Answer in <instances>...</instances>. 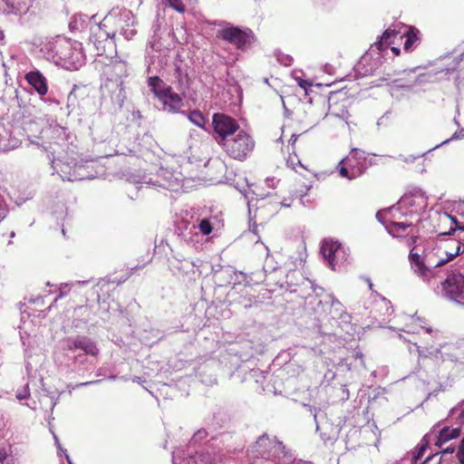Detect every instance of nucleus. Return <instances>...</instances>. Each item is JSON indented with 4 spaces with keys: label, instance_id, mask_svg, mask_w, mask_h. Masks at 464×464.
<instances>
[{
    "label": "nucleus",
    "instance_id": "nucleus-9",
    "mask_svg": "<svg viewBox=\"0 0 464 464\" xmlns=\"http://www.w3.org/2000/svg\"><path fill=\"white\" fill-rule=\"evenodd\" d=\"M313 181L310 177L303 176L298 172V176L295 179L294 193L296 197L303 198L306 196L313 187Z\"/></svg>",
    "mask_w": 464,
    "mask_h": 464
},
{
    "label": "nucleus",
    "instance_id": "nucleus-33",
    "mask_svg": "<svg viewBox=\"0 0 464 464\" xmlns=\"http://www.w3.org/2000/svg\"><path fill=\"white\" fill-rule=\"evenodd\" d=\"M459 446H460V447H462V449H464V437L462 438Z\"/></svg>",
    "mask_w": 464,
    "mask_h": 464
},
{
    "label": "nucleus",
    "instance_id": "nucleus-19",
    "mask_svg": "<svg viewBox=\"0 0 464 464\" xmlns=\"http://www.w3.org/2000/svg\"><path fill=\"white\" fill-rule=\"evenodd\" d=\"M168 5L179 14L186 12V5L182 0H166Z\"/></svg>",
    "mask_w": 464,
    "mask_h": 464
},
{
    "label": "nucleus",
    "instance_id": "nucleus-16",
    "mask_svg": "<svg viewBox=\"0 0 464 464\" xmlns=\"http://www.w3.org/2000/svg\"><path fill=\"white\" fill-rule=\"evenodd\" d=\"M397 35V32L395 30L387 29L383 32L381 36L380 41L376 44L378 45L379 50L385 49L390 44V39L392 37H395Z\"/></svg>",
    "mask_w": 464,
    "mask_h": 464
},
{
    "label": "nucleus",
    "instance_id": "nucleus-29",
    "mask_svg": "<svg viewBox=\"0 0 464 464\" xmlns=\"http://www.w3.org/2000/svg\"><path fill=\"white\" fill-rule=\"evenodd\" d=\"M122 14H124V16H125V17H127L128 19L132 15V14H131V12L127 11V10H124Z\"/></svg>",
    "mask_w": 464,
    "mask_h": 464
},
{
    "label": "nucleus",
    "instance_id": "nucleus-17",
    "mask_svg": "<svg viewBox=\"0 0 464 464\" xmlns=\"http://www.w3.org/2000/svg\"><path fill=\"white\" fill-rule=\"evenodd\" d=\"M337 168L339 171V176L342 178H345L352 180L360 177V173L358 171H349L348 167H346L343 160L338 164Z\"/></svg>",
    "mask_w": 464,
    "mask_h": 464
},
{
    "label": "nucleus",
    "instance_id": "nucleus-11",
    "mask_svg": "<svg viewBox=\"0 0 464 464\" xmlns=\"http://www.w3.org/2000/svg\"><path fill=\"white\" fill-rule=\"evenodd\" d=\"M340 248V245L336 242H324L321 252L324 258H326L331 266H334V255Z\"/></svg>",
    "mask_w": 464,
    "mask_h": 464
},
{
    "label": "nucleus",
    "instance_id": "nucleus-14",
    "mask_svg": "<svg viewBox=\"0 0 464 464\" xmlns=\"http://www.w3.org/2000/svg\"><path fill=\"white\" fill-rule=\"evenodd\" d=\"M410 260L411 265H413L416 268V270L421 275V276H427L430 272L429 268L425 266V264L422 262L420 256L418 253H413L411 251L410 253Z\"/></svg>",
    "mask_w": 464,
    "mask_h": 464
},
{
    "label": "nucleus",
    "instance_id": "nucleus-24",
    "mask_svg": "<svg viewBox=\"0 0 464 464\" xmlns=\"http://www.w3.org/2000/svg\"><path fill=\"white\" fill-rule=\"evenodd\" d=\"M297 82H298V85L302 89H304L305 92H307V89L312 86V83L309 81H307V80H304V79L298 78Z\"/></svg>",
    "mask_w": 464,
    "mask_h": 464
},
{
    "label": "nucleus",
    "instance_id": "nucleus-13",
    "mask_svg": "<svg viewBox=\"0 0 464 464\" xmlns=\"http://www.w3.org/2000/svg\"><path fill=\"white\" fill-rule=\"evenodd\" d=\"M188 119L189 120L190 122H192L198 128L203 130L206 129L208 119L203 115V113L199 110H193L189 111Z\"/></svg>",
    "mask_w": 464,
    "mask_h": 464
},
{
    "label": "nucleus",
    "instance_id": "nucleus-4",
    "mask_svg": "<svg viewBox=\"0 0 464 464\" xmlns=\"http://www.w3.org/2000/svg\"><path fill=\"white\" fill-rule=\"evenodd\" d=\"M212 127L214 133L217 135L216 140L218 145L241 130L236 119L220 112L213 114Z\"/></svg>",
    "mask_w": 464,
    "mask_h": 464
},
{
    "label": "nucleus",
    "instance_id": "nucleus-15",
    "mask_svg": "<svg viewBox=\"0 0 464 464\" xmlns=\"http://www.w3.org/2000/svg\"><path fill=\"white\" fill-rule=\"evenodd\" d=\"M285 161L287 167L291 168L297 173L299 172L298 168L301 169L308 170L307 166L302 163L301 160L299 159L295 151L289 153V155L285 159Z\"/></svg>",
    "mask_w": 464,
    "mask_h": 464
},
{
    "label": "nucleus",
    "instance_id": "nucleus-35",
    "mask_svg": "<svg viewBox=\"0 0 464 464\" xmlns=\"http://www.w3.org/2000/svg\"><path fill=\"white\" fill-rule=\"evenodd\" d=\"M459 228L464 230V226L459 227Z\"/></svg>",
    "mask_w": 464,
    "mask_h": 464
},
{
    "label": "nucleus",
    "instance_id": "nucleus-22",
    "mask_svg": "<svg viewBox=\"0 0 464 464\" xmlns=\"http://www.w3.org/2000/svg\"><path fill=\"white\" fill-rule=\"evenodd\" d=\"M406 40L403 44L405 51H410L413 44L417 41V35L414 33H408L405 34Z\"/></svg>",
    "mask_w": 464,
    "mask_h": 464
},
{
    "label": "nucleus",
    "instance_id": "nucleus-5",
    "mask_svg": "<svg viewBox=\"0 0 464 464\" xmlns=\"http://www.w3.org/2000/svg\"><path fill=\"white\" fill-rule=\"evenodd\" d=\"M441 285L448 298L460 302L459 299L464 294V276L461 273L453 271L448 274Z\"/></svg>",
    "mask_w": 464,
    "mask_h": 464
},
{
    "label": "nucleus",
    "instance_id": "nucleus-23",
    "mask_svg": "<svg viewBox=\"0 0 464 464\" xmlns=\"http://www.w3.org/2000/svg\"><path fill=\"white\" fill-rule=\"evenodd\" d=\"M440 460L441 456H439V453H435L426 458L421 464H440Z\"/></svg>",
    "mask_w": 464,
    "mask_h": 464
},
{
    "label": "nucleus",
    "instance_id": "nucleus-2",
    "mask_svg": "<svg viewBox=\"0 0 464 464\" xmlns=\"http://www.w3.org/2000/svg\"><path fill=\"white\" fill-rule=\"evenodd\" d=\"M148 83L151 92L163 104L164 110L175 113L181 109L183 102L180 95L175 92L171 86L164 83L160 77H150Z\"/></svg>",
    "mask_w": 464,
    "mask_h": 464
},
{
    "label": "nucleus",
    "instance_id": "nucleus-6",
    "mask_svg": "<svg viewBox=\"0 0 464 464\" xmlns=\"http://www.w3.org/2000/svg\"><path fill=\"white\" fill-rule=\"evenodd\" d=\"M463 252V244L452 238L449 239L442 246L437 247L436 255L439 256V260L437 262H433V266H442Z\"/></svg>",
    "mask_w": 464,
    "mask_h": 464
},
{
    "label": "nucleus",
    "instance_id": "nucleus-34",
    "mask_svg": "<svg viewBox=\"0 0 464 464\" xmlns=\"http://www.w3.org/2000/svg\"><path fill=\"white\" fill-rule=\"evenodd\" d=\"M141 4H142V0H138V1H137V5H138V6H140Z\"/></svg>",
    "mask_w": 464,
    "mask_h": 464
},
{
    "label": "nucleus",
    "instance_id": "nucleus-20",
    "mask_svg": "<svg viewBox=\"0 0 464 464\" xmlns=\"http://www.w3.org/2000/svg\"><path fill=\"white\" fill-rule=\"evenodd\" d=\"M198 229L203 235L208 236L213 231V227L208 218H204L199 222Z\"/></svg>",
    "mask_w": 464,
    "mask_h": 464
},
{
    "label": "nucleus",
    "instance_id": "nucleus-7",
    "mask_svg": "<svg viewBox=\"0 0 464 464\" xmlns=\"http://www.w3.org/2000/svg\"><path fill=\"white\" fill-rule=\"evenodd\" d=\"M76 349L82 350L85 354L97 356L99 354V349L96 343L86 336H78L68 345L69 351Z\"/></svg>",
    "mask_w": 464,
    "mask_h": 464
},
{
    "label": "nucleus",
    "instance_id": "nucleus-27",
    "mask_svg": "<svg viewBox=\"0 0 464 464\" xmlns=\"http://www.w3.org/2000/svg\"><path fill=\"white\" fill-rule=\"evenodd\" d=\"M455 451V448L454 447H449V448H446L445 450H443L440 453L441 455H444V454H451Z\"/></svg>",
    "mask_w": 464,
    "mask_h": 464
},
{
    "label": "nucleus",
    "instance_id": "nucleus-26",
    "mask_svg": "<svg viewBox=\"0 0 464 464\" xmlns=\"http://www.w3.org/2000/svg\"><path fill=\"white\" fill-rule=\"evenodd\" d=\"M456 456H457L459 463L464 464V449H462V447L459 446Z\"/></svg>",
    "mask_w": 464,
    "mask_h": 464
},
{
    "label": "nucleus",
    "instance_id": "nucleus-25",
    "mask_svg": "<svg viewBox=\"0 0 464 464\" xmlns=\"http://www.w3.org/2000/svg\"><path fill=\"white\" fill-rule=\"evenodd\" d=\"M267 443H270V440L266 436L259 437L258 440L256 442V447H262L266 446Z\"/></svg>",
    "mask_w": 464,
    "mask_h": 464
},
{
    "label": "nucleus",
    "instance_id": "nucleus-8",
    "mask_svg": "<svg viewBox=\"0 0 464 464\" xmlns=\"http://www.w3.org/2000/svg\"><path fill=\"white\" fill-rule=\"evenodd\" d=\"M24 79L39 95L44 96L47 93V80L39 71H32L27 72L24 75Z\"/></svg>",
    "mask_w": 464,
    "mask_h": 464
},
{
    "label": "nucleus",
    "instance_id": "nucleus-12",
    "mask_svg": "<svg viewBox=\"0 0 464 464\" xmlns=\"http://www.w3.org/2000/svg\"><path fill=\"white\" fill-rule=\"evenodd\" d=\"M430 444V440L428 439V435H425L420 442L416 446L414 449V451L412 453V463L411 464H417L418 461L423 457L425 451L427 450Z\"/></svg>",
    "mask_w": 464,
    "mask_h": 464
},
{
    "label": "nucleus",
    "instance_id": "nucleus-1",
    "mask_svg": "<svg viewBox=\"0 0 464 464\" xmlns=\"http://www.w3.org/2000/svg\"><path fill=\"white\" fill-rule=\"evenodd\" d=\"M219 146L230 159L244 161L254 151L256 141L247 131L241 129Z\"/></svg>",
    "mask_w": 464,
    "mask_h": 464
},
{
    "label": "nucleus",
    "instance_id": "nucleus-18",
    "mask_svg": "<svg viewBox=\"0 0 464 464\" xmlns=\"http://www.w3.org/2000/svg\"><path fill=\"white\" fill-rule=\"evenodd\" d=\"M343 161L346 165V167H348L349 171H358L360 173V176L363 174L364 168L362 166L357 165L353 156L343 160Z\"/></svg>",
    "mask_w": 464,
    "mask_h": 464
},
{
    "label": "nucleus",
    "instance_id": "nucleus-21",
    "mask_svg": "<svg viewBox=\"0 0 464 464\" xmlns=\"http://www.w3.org/2000/svg\"><path fill=\"white\" fill-rule=\"evenodd\" d=\"M410 226V224L404 222H392L390 228L392 232L400 234L401 232L405 231V229Z\"/></svg>",
    "mask_w": 464,
    "mask_h": 464
},
{
    "label": "nucleus",
    "instance_id": "nucleus-10",
    "mask_svg": "<svg viewBox=\"0 0 464 464\" xmlns=\"http://www.w3.org/2000/svg\"><path fill=\"white\" fill-rule=\"evenodd\" d=\"M461 434V428H451L449 426L443 427L436 439L435 445L441 448L443 444L447 443L450 440L457 439Z\"/></svg>",
    "mask_w": 464,
    "mask_h": 464
},
{
    "label": "nucleus",
    "instance_id": "nucleus-28",
    "mask_svg": "<svg viewBox=\"0 0 464 464\" xmlns=\"http://www.w3.org/2000/svg\"><path fill=\"white\" fill-rule=\"evenodd\" d=\"M297 138H298V136L294 134V135H292V137L290 139V142H291V145L293 148H295V144L297 140Z\"/></svg>",
    "mask_w": 464,
    "mask_h": 464
},
{
    "label": "nucleus",
    "instance_id": "nucleus-3",
    "mask_svg": "<svg viewBox=\"0 0 464 464\" xmlns=\"http://www.w3.org/2000/svg\"><path fill=\"white\" fill-rule=\"evenodd\" d=\"M217 38L234 45L237 50L241 51L249 48L256 40L255 34L250 28L232 24H227L219 29L217 32Z\"/></svg>",
    "mask_w": 464,
    "mask_h": 464
},
{
    "label": "nucleus",
    "instance_id": "nucleus-30",
    "mask_svg": "<svg viewBox=\"0 0 464 464\" xmlns=\"http://www.w3.org/2000/svg\"><path fill=\"white\" fill-rule=\"evenodd\" d=\"M456 230L455 227H451L449 232L441 233V235H451Z\"/></svg>",
    "mask_w": 464,
    "mask_h": 464
},
{
    "label": "nucleus",
    "instance_id": "nucleus-32",
    "mask_svg": "<svg viewBox=\"0 0 464 464\" xmlns=\"http://www.w3.org/2000/svg\"><path fill=\"white\" fill-rule=\"evenodd\" d=\"M367 283H368V285H369V288H370L371 290H373V285H372V283L371 282V280H370V279H367Z\"/></svg>",
    "mask_w": 464,
    "mask_h": 464
},
{
    "label": "nucleus",
    "instance_id": "nucleus-31",
    "mask_svg": "<svg viewBox=\"0 0 464 464\" xmlns=\"http://www.w3.org/2000/svg\"><path fill=\"white\" fill-rule=\"evenodd\" d=\"M392 51L393 53H395L396 55H399L400 54V49L397 48V47H392Z\"/></svg>",
    "mask_w": 464,
    "mask_h": 464
}]
</instances>
